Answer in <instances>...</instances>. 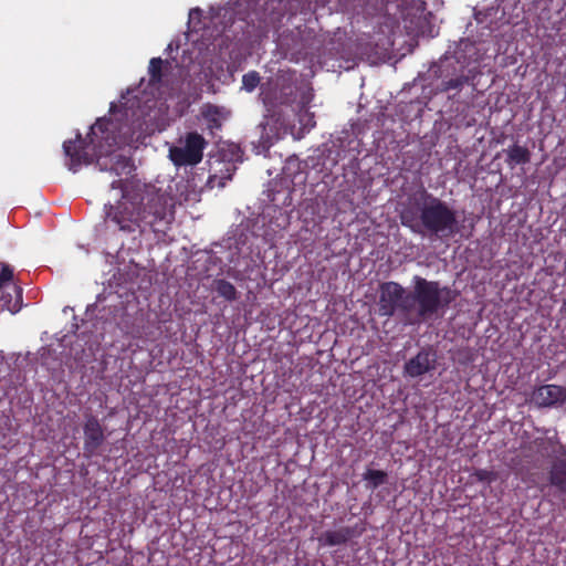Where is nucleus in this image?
I'll list each match as a JSON object with an SVG mask.
<instances>
[{"mask_svg": "<svg viewBox=\"0 0 566 566\" xmlns=\"http://www.w3.org/2000/svg\"><path fill=\"white\" fill-rule=\"evenodd\" d=\"M118 125L111 118H98L91 126L86 138L80 133L74 140L63 143V150L69 158L67 168L76 172L83 165H90L96 159L101 170H109L120 176L130 168L129 159L122 155H115L114 149L119 144Z\"/></svg>", "mask_w": 566, "mask_h": 566, "instance_id": "nucleus-1", "label": "nucleus"}, {"mask_svg": "<svg viewBox=\"0 0 566 566\" xmlns=\"http://www.w3.org/2000/svg\"><path fill=\"white\" fill-rule=\"evenodd\" d=\"M399 219L412 233L430 240L449 239L459 231L457 210L424 188L407 199Z\"/></svg>", "mask_w": 566, "mask_h": 566, "instance_id": "nucleus-2", "label": "nucleus"}, {"mask_svg": "<svg viewBox=\"0 0 566 566\" xmlns=\"http://www.w3.org/2000/svg\"><path fill=\"white\" fill-rule=\"evenodd\" d=\"M458 297V292L439 281H429L420 275L412 277V291L409 292L410 314L426 321L447 310Z\"/></svg>", "mask_w": 566, "mask_h": 566, "instance_id": "nucleus-3", "label": "nucleus"}, {"mask_svg": "<svg viewBox=\"0 0 566 566\" xmlns=\"http://www.w3.org/2000/svg\"><path fill=\"white\" fill-rule=\"evenodd\" d=\"M134 197L137 198V210L143 229L149 227L155 233H166L174 220V198L153 186L145 187Z\"/></svg>", "mask_w": 566, "mask_h": 566, "instance_id": "nucleus-4", "label": "nucleus"}, {"mask_svg": "<svg viewBox=\"0 0 566 566\" xmlns=\"http://www.w3.org/2000/svg\"><path fill=\"white\" fill-rule=\"evenodd\" d=\"M208 142L198 132H187L169 147L168 158L176 167L197 166L203 158Z\"/></svg>", "mask_w": 566, "mask_h": 566, "instance_id": "nucleus-5", "label": "nucleus"}, {"mask_svg": "<svg viewBox=\"0 0 566 566\" xmlns=\"http://www.w3.org/2000/svg\"><path fill=\"white\" fill-rule=\"evenodd\" d=\"M105 216L106 223H113L123 232L144 231L137 210V198L134 196H123L115 206L105 205Z\"/></svg>", "mask_w": 566, "mask_h": 566, "instance_id": "nucleus-6", "label": "nucleus"}, {"mask_svg": "<svg viewBox=\"0 0 566 566\" xmlns=\"http://www.w3.org/2000/svg\"><path fill=\"white\" fill-rule=\"evenodd\" d=\"M397 312L410 314L409 292L398 282H384L379 285L378 313L380 316L391 317Z\"/></svg>", "mask_w": 566, "mask_h": 566, "instance_id": "nucleus-7", "label": "nucleus"}, {"mask_svg": "<svg viewBox=\"0 0 566 566\" xmlns=\"http://www.w3.org/2000/svg\"><path fill=\"white\" fill-rule=\"evenodd\" d=\"M263 103L266 108L264 119L260 123L263 133L269 137L268 126H270V118L276 116L273 109L276 105H290L295 101L296 86L290 76H279L275 81V88L273 93H262Z\"/></svg>", "mask_w": 566, "mask_h": 566, "instance_id": "nucleus-8", "label": "nucleus"}, {"mask_svg": "<svg viewBox=\"0 0 566 566\" xmlns=\"http://www.w3.org/2000/svg\"><path fill=\"white\" fill-rule=\"evenodd\" d=\"M254 3L253 11L250 15L252 23H258L259 32L264 34L271 30L277 31L282 25L285 13L284 6L281 0H247Z\"/></svg>", "mask_w": 566, "mask_h": 566, "instance_id": "nucleus-9", "label": "nucleus"}, {"mask_svg": "<svg viewBox=\"0 0 566 566\" xmlns=\"http://www.w3.org/2000/svg\"><path fill=\"white\" fill-rule=\"evenodd\" d=\"M432 14L427 11L424 3L406 8L402 12V28L406 33L413 38L430 36L433 38Z\"/></svg>", "mask_w": 566, "mask_h": 566, "instance_id": "nucleus-10", "label": "nucleus"}, {"mask_svg": "<svg viewBox=\"0 0 566 566\" xmlns=\"http://www.w3.org/2000/svg\"><path fill=\"white\" fill-rule=\"evenodd\" d=\"M83 433V451L85 457L91 458L97 454L98 449L104 444L106 440L104 428L95 416L90 415L86 417L84 422Z\"/></svg>", "mask_w": 566, "mask_h": 566, "instance_id": "nucleus-11", "label": "nucleus"}, {"mask_svg": "<svg viewBox=\"0 0 566 566\" xmlns=\"http://www.w3.org/2000/svg\"><path fill=\"white\" fill-rule=\"evenodd\" d=\"M436 368V355L422 348L418 354L403 365V375L418 378Z\"/></svg>", "mask_w": 566, "mask_h": 566, "instance_id": "nucleus-12", "label": "nucleus"}, {"mask_svg": "<svg viewBox=\"0 0 566 566\" xmlns=\"http://www.w3.org/2000/svg\"><path fill=\"white\" fill-rule=\"evenodd\" d=\"M531 399L538 407H552L566 400V390L557 385H542L533 390Z\"/></svg>", "mask_w": 566, "mask_h": 566, "instance_id": "nucleus-13", "label": "nucleus"}, {"mask_svg": "<svg viewBox=\"0 0 566 566\" xmlns=\"http://www.w3.org/2000/svg\"><path fill=\"white\" fill-rule=\"evenodd\" d=\"M23 305V289L12 281L0 289V306L12 314L20 312Z\"/></svg>", "mask_w": 566, "mask_h": 566, "instance_id": "nucleus-14", "label": "nucleus"}, {"mask_svg": "<svg viewBox=\"0 0 566 566\" xmlns=\"http://www.w3.org/2000/svg\"><path fill=\"white\" fill-rule=\"evenodd\" d=\"M361 534V530L352 526H343L338 530L326 531L319 537L318 542L323 546H338L347 544L352 538Z\"/></svg>", "mask_w": 566, "mask_h": 566, "instance_id": "nucleus-15", "label": "nucleus"}, {"mask_svg": "<svg viewBox=\"0 0 566 566\" xmlns=\"http://www.w3.org/2000/svg\"><path fill=\"white\" fill-rule=\"evenodd\" d=\"M560 454L553 461L548 478L549 483L566 493V451L560 447Z\"/></svg>", "mask_w": 566, "mask_h": 566, "instance_id": "nucleus-16", "label": "nucleus"}, {"mask_svg": "<svg viewBox=\"0 0 566 566\" xmlns=\"http://www.w3.org/2000/svg\"><path fill=\"white\" fill-rule=\"evenodd\" d=\"M506 155L505 163L514 169L518 165H526L531 161L532 154L526 146L513 144L503 150Z\"/></svg>", "mask_w": 566, "mask_h": 566, "instance_id": "nucleus-17", "label": "nucleus"}, {"mask_svg": "<svg viewBox=\"0 0 566 566\" xmlns=\"http://www.w3.org/2000/svg\"><path fill=\"white\" fill-rule=\"evenodd\" d=\"M212 291H214L218 296L222 297L227 302H234L239 297L235 286L224 279L213 280Z\"/></svg>", "mask_w": 566, "mask_h": 566, "instance_id": "nucleus-18", "label": "nucleus"}, {"mask_svg": "<svg viewBox=\"0 0 566 566\" xmlns=\"http://www.w3.org/2000/svg\"><path fill=\"white\" fill-rule=\"evenodd\" d=\"M470 83V76L465 74H460L454 77L442 80L438 85L437 90L440 93H447L450 91H454L457 93L461 92L462 88Z\"/></svg>", "mask_w": 566, "mask_h": 566, "instance_id": "nucleus-19", "label": "nucleus"}, {"mask_svg": "<svg viewBox=\"0 0 566 566\" xmlns=\"http://www.w3.org/2000/svg\"><path fill=\"white\" fill-rule=\"evenodd\" d=\"M168 61H164L161 57H153L149 61L148 73H149V85L158 86L163 81V67L167 65Z\"/></svg>", "mask_w": 566, "mask_h": 566, "instance_id": "nucleus-20", "label": "nucleus"}, {"mask_svg": "<svg viewBox=\"0 0 566 566\" xmlns=\"http://www.w3.org/2000/svg\"><path fill=\"white\" fill-rule=\"evenodd\" d=\"M388 474L382 470L368 469L364 474L363 479L367 482V488L375 490L378 486L387 482Z\"/></svg>", "mask_w": 566, "mask_h": 566, "instance_id": "nucleus-21", "label": "nucleus"}, {"mask_svg": "<svg viewBox=\"0 0 566 566\" xmlns=\"http://www.w3.org/2000/svg\"><path fill=\"white\" fill-rule=\"evenodd\" d=\"M261 77L256 71H250L242 76V87L247 92H252L260 84Z\"/></svg>", "mask_w": 566, "mask_h": 566, "instance_id": "nucleus-22", "label": "nucleus"}, {"mask_svg": "<svg viewBox=\"0 0 566 566\" xmlns=\"http://www.w3.org/2000/svg\"><path fill=\"white\" fill-rule=\"evenodd\" d=\"M385 0H365L363 10L369 15H377L385 10Z\"/></svg>", "mask_w": 566, "mask_h": 566, "instance_id": "nucleus-23", "label": "nucleus"}, {"mask_svg": "<svg viewBox=\"0 0 566 566\" xmlns=\"http://www.w3.org/2000/svg\"><path fill=\"white\" fill-rule=\"evenodd\" d=\"M472 476H474L476 481L488 484H491L492 482L497 480V473L495 471L486 469L474 470Z\"/></svg>", "mask_w": 566, "mask_h": 566, "instance_id": "nucleus-24", "label": "nucleus"}, {"mask_svg": "<svg viewBox=\"0 0 566 566\" xmlns=\"http://www.w3.org/2000/svg\"><path fill=\"white\" fill-rule=\"evenodd\" d=\"M205 117L208 120V127L210 129L221 128V120L219 118L218 107H216V106L210 107L209 111L205 114Z\"/></svg>", "mask_w": 566, "mask_h": 566, "instance_id": "nucleus-25", "label": "nucleus"}, {"mask_svg": "<svg viewBox=\"0 0 566 566\" xmlns=\"http://www.w3.org/2000/svg\"><path fill=\"white\" fill-rule=\"evenodd\" d=\"M13 280V269L7 264L0 262V289L6 285L7 282Z\"/></svg>", "mask_w": 566, "mask_h": 566, "instance_id": "nucleus-26", "label": "nucleus"}, {"mask_svg": "<svg viewBox=\"0 0 566 566\" xmlns=\"http://www.w3.org/2000/svg\"><path fill=\"white\" fill-rule=\"evenodd\" d=\"M123 186V181L120 179H117V180H113L112 181V188H122Z\"/></svg>", "mask_w": 566, "mask_h": 566, "instance_id": "nucleus-27", "label": "nucleus"}, {"mask_svg": "<svg viewBox=\"0 0 566 566\" xmlns=\"http://www.w3.org/2000/svg\"><path fill=\"white\" fill-rule=\"evenodd\" d=\"M281 45H284V39H280Z\"/></svg>", "mask_w": 566, "mask_h": 566, "instance_id": "nucleus-28", "label": "nucleus"}]
</instances>
